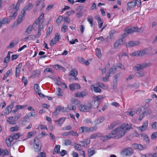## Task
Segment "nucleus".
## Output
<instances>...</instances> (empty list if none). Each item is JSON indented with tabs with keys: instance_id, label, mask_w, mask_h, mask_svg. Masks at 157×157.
<instances>
[{
	"instance_id": "nucleus-1",
	"label": "nucleus",
	"mask_w": 157,
	"mask_h": 157,
	"mask_svg": "<svg viewBox=\"0 0 157 157\" xmlns=\"http://www.w3.org/2000/svg\"><path fill=\"white\" fill-rule=\"evenodd\" d=\"M131 124H124L115 129L118 138L124 136L126 132L132 128Z\"/></svg>"
},
{
	"instance_id": "nucleus-2",
	"label": "nucleus",
	"mask_w": 157,
	"mask_h": 157,
	"mask_svg": "<svg viewBox=\"0 0 157 157\" xmlns=\"http://www.w3.org/2000/svg\"><path fill=\"white\" fill-rule=\"evenodd\" d=\"M119 68H120L122 69H124V66L121 64L120 63H118L117 66H113L109 70V71L106 73L105 77L102 78V81L104 82L107 81L108 80L110 75H113L117 72V71Z\"/></svg>"
},
{
	"instance_id": "nucleus-3",
	"label": "nucleus",
	"mask_w": 157,
	"mask_h": 157,
	"mask_svg": "<svg viewBox=\"0 0 157 157\" xmlns=\"http://www.w3.org/2000/svg\"><path fill=\"white\" fill-rule=\"evenodd\" d=\"M23 0H19L16 5L14 4L11 5L9 7V10H12L9 16L12 19H14L17 15V12L19 10L20 4Z\"/></svg>"
},
{
	"instance_id": "nucleus-4",
	"label": "nucleus",
	"mask_w": 157,
	"mask_h": 157,
	"mask_svg": "<svg viewBox=\"0 0 157 157\" xmlns=\"http://www.w3.org/2000/svg\"><path fill=\"white\" fill-rule=\"evenodd\" d=\"M78 108L80 111L86 112L91 111L94 107L91 102H88L83 105H79Z\"/></svg>"
},
{
	"instance_id": "nucleus-5",
	"label": "nucleus",
	"mask_w": 157,
	"mask_h": 157,
	"mask_svg": "<svg viewBox=\"0 0 157 157\" xmlns=\"http://www.w3.org/2000/svg\"><path fill=\"white\" fill-rule=\"evenodd\" d=\"M141 4V2L140 0L133 1L129 2L127 4V10H130L135 8L136 5L138 7Z\"/></svg>"
},
{
	"instance_id": "nucleus-6",
	"label": "nucleus",
	"mask_w": 157,
	"mask_h": 157,
	"mask_svg": "<svg viewBox=\"0 0 157 157\" xmlns=\"http://www.w3.org/2000/svg\"><path fill=\"white\" fill-rule=\"evenodd\" d=\"M42 145L40 141L37 139L35 138L34 140L33 147L35 152H39L41 150Z\"/></svg>"
},
{
	"instance_id": "nucleus-7",
	"label": "nucleus",
	"mask_w": 157,
	"mask_h": 157,
	"mask_svg": "<svg viewBox=\"0 0 157 157\" xmlns=\"http://www.w3.org/2000/svg\"><path fill=\"white\" fill-rule=\"evenodd\" d=\"M117 133L115 130V129L112 132L108 135L104 136L101 137V140L103 141H105L111 138L115 137L116 138L118 139L117 136Z\"/></svg>"
},
{
	"instance_id": "nucleus-8",
	"label": "nucleus",
	"mask_w": 157,
	"mask_h": 157,
	"mask_svg": "<svg viewBox=\"0 0 157 157\" xmlns=\"http://www.w3.org/2000/svg\"><path fill=\"white\" fill-rule=\"evenodd\" d=\"M33 26L35 30L42 29L43 28V21L39 19H37L33 24Z\"/></svg>"
},
{
	"instance_id": "nucleus-9",
	"label": "nucleus",
	"mask_w": 157,
	"mask_h": 157,
	"mask_svg": "<svg viewBox=\"0 0 157 157\" xmlns=\"http://www.w3.org/2000/svg\"><path fill=\"white\" fill-rule=\"evenodd\" d=\"M124 30L127 32V33H131L136 31L137 32H142L143 30L141 28H138L136 27H129L125 29Z\"/></svg>"
},
{
	"instance_id": "nucleus-10",
	"label": "nucleus",
	"mask_w": 157,
	"mask_h": 157,
	"mask_svg": "<svg viewBox=\"0 0 157 157\" xmlns=\"http://www.w3.org/2000/svg\"><path fill=\"white\" fill-rule=\"evenodd\" d=\"M133 154V151L131 147L125 148L121 152V154L123 156H130Z\"/></svg>"
},
{
	"instance_id": "nucleus-11",
	"label": "nucleus",
	"mask_w": 157,
	"mask_h": 157,
	"mask_svg": "<svg viewBox=\"0 0 157 157\" xmlns=\"http://www.w3.org/2000/svg\"><path fill=\"white\" fill-rule=\"evenodd\" d=\"M104 98L103 96L99 95L94 97V101L95 105H93L94 108H96L98 107L99 104V102L101 101Z\"/></svg>"
},
{
	"instance_id": "nucleus-12",
	"label": "nucleus",
	"mask_w": 157,
	"mask_h": 157,
	"mask_svg": "<svg viewBox=\"0 0 157 157\" xmlns=\"http://www.w3.org/2000/svg\"><path fill=\"white\" fill-rule=\"evenodd\" d=\"M97 128L96 127L89 128L86 127H81L79 128V131L81 132H90L96 130Z\"/></svg>"
},
{
	"instance_id": "nucleus-13",
	"label": "nucleus",
	"mask_w": 157,
	"mask_h": 157,
	"mask_svg": "<svg viewBox=\"0 0 157 157\" xmlns=\"http://www.w3.org/2000/svg\"><path fill=\"white\" fill-rule=\"evenodd\" d=\"M148 65L149 64L147 63H144L141 65L138 64L136 66L134 67L133 69L135 71H139L147 67Z\"/></svg>"
},
{
	"instance_id": "nucleus-14",
	"label": "nucleus",
	"mask_w": 157,
	"mask_h": 157,
	"mask_svg": "<svg viewBox=\"0 0 157 157\" xmlns=\"http://www.w3.org/2000/svg\"><path fill=\"white\" fill-rule=\"evenodd\" d=\"M87 94V92L86 90H84L82 91L78 92L74 94V96L75 97L81 98L86 96Z\"/></svg>"
},
{
	"instance_id": "nucleus-15",
	"label": "nucleus",
	"mask_w": 157,
	"mask_h": 157,
	"mask_svg": "<svg viewBox=\"0 0 157 157\" xmlns=\"http://www.w3.org/2000/svg\"><path fill=\"white\" fill-rule=\"evenodd\" d=\"M148 126V122L147 121H144L142 126L141 127H137L138 130L140 131L143 132L147 129Z\"/></svg>"
},
{
	"instance_id": "nucleus-16",
	"label": "nucleus",
	"mask_w": 157,
	"mask_h": 157,
	"mask_svg": "<svg viewBox=\"0 0 157 157\" xmlns=\"http://www.w3.org/2000/svg\"><path fill=\"white\" fill-rule=\"evenodd\" d=\"M35 90L37 94H38L40 97H44V95L41 93V91L40 86L38 84H35L34 86Z\"/></svg>"
},
{
	"instance_id": "nucleus-17",
	"label": "nucleus",
	"mask_w": 157,
	"mask_h": 157,
	"mask_svg": "<svg viewBox=\"0 0 157 157\" xmlns=\"http://www.w3.org/2000/svg\"><path fill=\"white\" fill-rule=\"evenodd\" d=\"M139 42L138 41H131L126 44L127 48L134 47L138 45Z\"/></svg>"
},
{
	"instance_id": "nucleus-18",
	"label": "nucleus",
	"mask_w": 157,
	"mask_h": 157,
	"mask_svg": "<svg viewBox=\"0 0 157 157\" xmlns=\"http://www.w3.org/2000/svg\"><path fill=\"white\" fill-rule=\"evenodd\" d=\"M33 6V5L31 3H29L25 6L24 8L21 12L25 14L26 10H29L31 9Z\"/></svg>"
},
{
	"instance_id": "nucleus-19",
	"label": "nucleus",
	"mask_w": 157,
	"mask_h": 157,
	"mask_svg": "<svg viewBox=\"0 0 157 157\" xmlns=\"http://www.w3.org/2000/svg\"><path fill=\"white\" fill-rule=\"evenodd\" d=\"M70 89L72 90H74L75 89H78L80 88V86L78 83H75L71 84L69 85Z\"/></svg>"
},
{
	"instance_id": "nucleus-20",
	"label": "nucleus",
	"mask_w": 157,
	"mask_h": 157,
	"mask_svg": "<svg viewBox=\"0 0 157 157\" xmlns=\"http://www.w3.org/2000/svg\"><path fill=\"white\" fill-rule=\"evenodd\" d=\"M27 106L26 105H17L15 107V109L13 110L12 112L14 113H15L17 112L19 109H22L26 107Z\"/></svg>"
},
{
	"instance_id": "nucleus-21",
	"label": "nucleus",
	"mask_w": 157,
	"mask_h": 157,
	"mask_svg": "<svg viewBox=\"0 0 157 157\" xmlns=\"http://www.w3.org/2000/svg\"><path fill=\"white\" fill-rule=\"evenodd\" d=\"M133 146L135 149H138L140 150H144L145 149L146 147V145L142 146L140 144H134Z\"/></svg>"
},
{
	"instance_id": "nucleus-22",
	"label": "nucleus",
	"mask_w": 157,
	"mask_h": 157,
	"mask_svg": "<svg viewBox=\"0 0 157 157\" xmlns=\"http://www.w3.org/2000/svg\"><path fill=\"white\" fill-rule=\"evenodd\" d=\"M25 16V13L21 11L17 20V24L18 25L22 21L23 18Z\"/></svg>"
},
{
	"instance_id": "nucleus-23",
	"label": "nucleus",
	"mask_w": 157,
	"mask_h": 157,
	"mask_svg": "<svg viewBox=\"0 0 157 157\" xmlns=\"http://www.w3.org/2000/svg\"><path fill=\"white\" fill-rule=\"evenodd\" d=\"M22 66V64L21 63H20L16 66L15 73V76L16 77L20 74L21 68Z\"/></svg>"
},
{
	"instance_id": "nucleus-24",
	"label": "nucleus",
	"mask_w": 157,
	"mask_h": 157,
	"mask_svg": "<svg viewBox=\"0 0 157 157\" xmlns=\"http://www.w3.org/2000/svg\"><path fill=\"white\" fill-rule=\"evenodd\" d=\"M90 139L87 138L85 141H81L80 143H81L82 146L87 147V145L90 144Z\"/></svg>"
},
{
	"instance_id": "nucleus-25",
	"label": "nucleus",
	"mask_w": 157,
	"mask_h": 157,
	"mask_svg": "<svg viewBox=\"0 0 157 157\" xmlns=\"http://www.w3.org/2000/svg\"><path fill=\"white\" fill-rule=\"evenodd\" d=\"M10 21L9 19L7 18H3L0 19V28L2 25L8 23Z\"/></svg>"
},
{
	"instance_id": "nucleus-26",
	"label": "nucleus",
	"mask_w": 157,
	"mask_h": 157,
	"mask_svg": "<svg viewBox=\"0 0 157 157\" xmlns=\"http://www.w3.org/2000/svg\"><path fill=\"white\" fill-rule=\"evenodd\" d=\"M91 90L94 91L95 93H100L101 92V89L98 87H95L94 85H92L90 86Z\"/></svg>"
},
{
	"instance_id": "nucleus-27",
	"label": "nucleus",
	"mask_w": 157,
	"mask_h": 157,
	"mask_svg": "<svg viewBox=\"0 0 157 157\" xmlns=\"http://www.w3.org/2000/svg\"><path fill=\"white\" fill-rule=\"evenodd\" d=\"M65 119L66 118L65 117H63L59 120H54V121L55 123L57 122L58 125L60 126L63 123Z\"/></svg>"
},
{
	"instance_id": "nucleus-28",
	"label": "nucleus",
	"mask_w": 157,
	"mask_h": 157,
	"mask_svg": "<svg viewBox=\"0 0 157 157\" xmlns=\"http://www.w3.org/2000/svg\"><path fill=\"white\" fill-rule=\"evenodd\" d=\"M13 140V139L12 136L7 138L6 140V142L7 146L10 147L11 145V142Z\"/></svg>"
},
{
	"instance_id": "nucleus-29",
	"label": "nucleus",
	"mask_w": 157,
	"mask_h": 157,
	"mask_svg": "<svg viewBox=\"0 0 157 157\" xmlns=\"http://www.w3.org/2000/svg\"><path fill=\"white\" fill-rule=\"evenodd\" d=\"M12 74V70L10 69L8 70L6 73L4 74L3 78V80H4L6 79L7 77L9 75H11Z\"/></svg>"
},
{
	"instance_id": "nucleus-30",
	"label": "nucleus",
	"mask_w": 157,
	"mask_h": 157,
	"mask_svg": "<svg viewBox=\"0 0 157 157\" xmlns=\"http://www.w3.org/2000/svg\"><path fill=\"white\" fill-rule=\"evenodd\" d=\"M104 120V118L103 117H100L96 119L95 121L96 124H100L102 123Z\"/></svg>"
},
{
	"instance_id": "nucleus-31",
	"label": "nucleus",
	"mask_w": 157,
	"mask_h": 157,
	"mask_svg": "<svg viewBox=\"0 0 157 157\" xmlns=\"http://www.w3.org/2000/svg\"><path fill=\"white\" fill-rule=\"evenodd\" d=\"M7 121L10 124H16V121H14V118L13 119V117H10L8 118L7 120Z\"/></svg>"
},
{
	"instance_id": "nucleus-32",
	"label": "nucleus",
	"mask_w": 157,
	"mask_h": 157,
	"mask_svg": "<svg viewBox=\"0 0 157 157\" xmlns=\"http://www.w3.org/2000/svg\"><path fill=\"white\" fill-rule=\"evenodd\" d=\"M141 135L146 142L147 143H149L150 140L147 135L144 133L142 134Z\"/></svg>"
},
{
	"instance_id": "nucleus-33",
	"label": "nucleus",
	"mask_w": 157,
	"mask_h": 157,
	"mask_svg": "<svg viewBox=\"0 0 157 157\" xmlns=\"http://www.w3.org/2000/svg\"><path fill=\"white\" fill-rule=\"evenodd\" d=\"M53 67L56 70H62L63 72L65 71L64 68L61 65H56L54 66Z\"/></svg>"
},
{
	"instance_id": "nucleus-34",
	"label": "nucleus",
	"mask_w": 157,
	"mask_h": 157,
	"mask_svg": "<svg viewBox=\"0 0 157 157\" xmlns=\"http://www.w3.org/2000/svg\"><path fill=\"white\" fill-rule=\"evenodd\" d=\"M77 74V71L75 69H72L70 72L69 73L70 75L73 76H75Z\"/></svg>"
},
{
	"instance_id": "nucleus-35",
	"label": "nucleus",
	"mask_w": 157,
	"mask_h": 157,
	"mask_svg": "<svg viewBox=\"0 0 157 157\" xmlns=\"http://www.w3.org/2000/svg\"><path fill=\"white\" fill-rule=\"evenodd\" d=\"M33 29V26H32L31 25H30L27 28L25 32V33L27 34H29L31 33Z\"/></svg>"
},
{
	"instance_id": "nucleus-36",
	"label": "nucleus",
	"mask_w": 157,
	"mask_h": 157,
	"mask_svg": "<svg viewBox=\"0 0 157 157\" xmlns=\"http://www.w3.org/2000/svg\"><path fill=\"white\" fill-rule=\"evenodd\" d=\"M60 146L59 145H56L54 149V151L53 152V154L55 153H59L60 152Z\"/></svg>"
},
{
	"instance_id": "nucleus-37",
	"label": "nucleus",
	"mask_w": 157,
	"mask_h": 157,
	"mask_svg": "<svg viewBox=\"0 0 157 157\" xmlns=\"http://www.w3.org/2000/svg\"><path fill=\"white\" fill-rule=\"evenodd\" d=\"M95 153V151L92 148H90L88 150V156L89 157L92 156Z\"/></svg>"
},
{
	"instance_id": "nucleus-38",
	"label": "nucleus",
	"mask_w": 157,
	"mask_h": 157,
	"mask_svg": "<svg viewBox=\"0 0 157 157\" xmlns=\"http://www.w3.org/2000/svg\"><path fill=\"white\" fill-rule=\"evenodd\" d=\"M87 21L90 24V26L92 27L93 25V18L92 16H89L87 18Z\"/></svg>"
},
{
	"instance_id": "nucleus-39",
	"label": "nucleus",
	"mask_w": 157,
	"mask_h": 157,
	"mask_svg": "<svg viewBox=\"0 0 157 157\" xmlns=\"http://www.w3.org/2000/svg\"><path fill=\"white\" fill-rule=\"evenodd\" d=\"M22 136V135L20 133H17L14 134L12 136L13 140H17Z\"/></svg>"
},
{
	"instance_id": "nucleus-40",
	"label": "nucleus",
	"mask_w": 157,
	"mask_h": 157,
	"mask_svg": "<svg viewBox=\"0 0 157 157\" xmlns=\"http://www.w3.org/2000/svg\"><path fill=\"white\" fill-rule=\"evenodd\" d=\"M62 90L60 88H56L55 93L56 95L59 96H62Z\"/></svg>"
},
{
	"instance_id": "nucleus-41",
	"label": "nucleus",
	"mask_w": 157,
	"mask_h": 157,
	"mask_svg": "<svg viewBox=\"0 0 157 157\" xmlns=\"http://www.w3.org/2000/svg\"><path fill=\"white\" fill-rule=\"evenodd\" d=\"M138 56H141L146 54V49H144L138 51Z\"/></svg>"
},
{
	"instance_id": "nucleus-42",
	"label": "nucleus",
	"mask_w": 157,
	"mask_h": 157,
	"mask_svg": "<svg viewBox=\"0 0 157 157\" xmlns=\"http://www.w3.org/2000/svg\"><path fill=\"white\" fill-rule=\"evenodd\" d=\"M119 124L118 121H115L113 122L109 127L110 129H112L116 125H118Z\"/></svg>"
},
{
	"instance_id": "nucleus-43",
	"label": "nucleus",
	"mask_w": 157,
	"mask_h": 157,
	"mask_svg": "<svg viewBox=\"0 0 157 157\" xmlns=\"http://www.w3.org/2000/svg\"><path fill=\"white\" fill-rule=\"evenodd\" d=\"M146 73L144 71H140L136 73V75L138 77L143 76L145 75Z\"/></svg>"
},
{
	"instance_id": "nucleus-44",
	"label": "nucleus",
	"mask_w": 157,
	"mask_h": 157,
	"mask_svg": "<svg viewBox=\"0 0 157 157\" xmlns=\"http://www.w3.org/2000/svg\"><path fill=\"white\" fill-rule=\"evenodd\" d=\"M54 6V5L53 4H51L49 5H48L45 10V12L46 13H48L51 10L52 8Z\"/></svg>"
},
{
	"instance_id": "nucleus-45",
	"label": "nucleus",
	"mask_w": 157,
	"mask_h": 157,
	"mask_svg": "<svg viewBox=\"0 0 157 157\" xmlns=\"http://www.w3.org/2000/svg\"><path fill=\"white\" fill-rule=\"evenodd\" d=\"M19 129L20 127L18 125H16L15 127L10 128V130L12 132L17 131Z\"/></svg>"
},
{
	"instance_id": "nucleus-46",
	"label": "nucleus",
	"mask_w": 157,
	"mask_h": 157,
	"mask_svg": "<svg viewBox=\"0 0 157 157\" xmlns=\"http://www.w3.org/2000/svg\"><path fill=\"white\" fill-rule=\"evenodd\" d=\"M52 30V27H50L48 28V31L46 33V37H48L50 35V33H51Z\"/></svg>"
},
{
	"instance_id": "nucleus-47",
	"label": "nucleus",
	"mask_w": 157,
	"mask_h": 157,
	"mask_svg": "<svg viewBox=\"0 0 157 157\" xmlns=\"http://www.w3.org/2000/svg\"><path fill=\"white\" fill-rule=\"evenodd\" d=\"M22 121L23 123L24 122L26 121L29 122L30 121V119L29 118V117L28 115H26L23 118V120H22Z\"/></svg>"
},
{
	"instance_id": "nucleus-48",
	"label": "nucleus",
	"mask_w": 157,
	"mask_h": 157,
	"mask_svg": "<svg viewBox=\"0 0 157 157\" xmlns=\"http://www.w3.org/2000/svg\"><path fill=\"white\" fill-rule=\"evenodd\" d=\"M137 110L133 109L132 110L128 113V114L130 116H133L135 113H136Z\"/></svg>"
},
{
	"instance_id": "nucleus-49",
	"label": "nucleus",
	"mask_w": 157,
	"mask_h": 157,
	"mask_svg": "<svg viewBox=\"0 0 157 157\" xmlns=\"http://www.w3.org/2000/svg\"><path fill=\"white\" fill-rule=\"evenodd\" d=\"M63 18V17L62 16H59L58 17L56 20V22L58 25L60 24Z\"/></svg>"
},
{
	"instance_id": "nucleus-50",
	"label": "nucleus",
	"mask_w": 157,
	"mask_h": 157,
	"mask_svg": "<svg viewBox=\"0 0 157 157\" xmlns=\"http://www.w3.org/2000/svg\"><path fill=\"white\" fill-rule=\"evenodd\" d=\"M12 110L10 108H8V107H6L5 111L4 113V114H9L11 111Z\"/></svg>"
},
{
	"instance_id": "nucleus-51",
	"label": "nucleus",
	"mask_w": 157,
	"mask_h": 157,
	"mask_svg": "<svg viewBox=\"0 0 157 157\" xmlns=\"http://www.w3.org/2000/svg\"><path fill=\"white\" fill-rule=\"evenodd\" d=\"M67 28V25L65 23L63 24V27L61 29V31L62 32L65 33L66 30Z\"/></svg>"
},
{
	"instance_id": "nucleus-52",
	"label": "nucleus",
	"mask_w": 157,
	"mask_h": 157,
	"mask_svg": "<svg viewBox=\"0 0 157 157\" xmlns=\"http://www.w3.org/2000/svg\"><path fill=\"white\" fill-rule=\"evenodd\" d=\"M96 54L98 57L100 58L101 57V52L100 50L98 49H96Z\"/></svg>"
},
{
	"instance_id": "nucleus-53",
	"label": "nucleus",
	"mask_w": 157,
	"mask_h": 157,
	"mask_svg": "<svg viewBox=\"0 0 157 157\" xmlns=\"http://www.w3.org/2000/svg\"><path fill=\"white\" fill-rule=\"evenodd\" d=\"M46 154L45 152H41L40 153L36 156V157H46Z\"/></svg>"
},
{
	"instance_id": "nucleus-54",
	"label": "nucleus",
	"mask_w": 157,
	"mask_h": 157,
	"mask_svg": "<svg viewBox=\"0 0 157 157\" xmlns=\"http://www.w3.org/2000/svg\"><path fill=\"white\" fill-rule=\"evenodd\" d=\"M21 115L22 114L21 113H18L14 117V121H17Z\"/></svg>"
},
{
	"instance_id": "nucleus-55",
	"label": "nucleus",
	"mask_w": 157,
	"mask_h": 157,
	"mask_svg": "<svg viewBox=\"0 0 157 157\" xmlns=\"http://www.w3.org/2000/svg\"><path fill=\"white\" fill-rule=\"evenodd\" d=\"M78 61L82 64H84L85 63V59L81 57H79L78 58Z\"/></svg>"
},
{
	"instance_id": "nucleus-56",
	"label": "nucleus",
	"mask_w": 157,
	"mask_h": 157,
	"mask_svg": "<svg viewBox=\"0 0 157 157\" xmlns=\"http://www.w3.org/2000/svg\"><path fill=\"white\" fill-rule=\"evenodd\" d=\"M124 56H128V54L125 52H121L119 55V57L120 58Z\"/></svg>"
},
{
	"instance_id": "nucleus-57",
	"label": "nucleus",
	"mask_w": 157,
	"mask_h": 157,
	"mask_svg": "<svg viewBox=\"0 0 157 157\" xmlns=\"http://www.w3.org/2000/svg\"><path fill=\"white\" fill-rule=\"evenodd\" d=\"M57 42L55 39L53 38L52 40L50 42V45L51 46H52L54 44H56V42Z\"/></svg>"
},
{
	"instance_id": "nucleus-58",
	"label": "nucleus",
	"mask_w": 157,
	"mask_h": 157,
	"mask_svg": "<svg viewBox=\"0 0 157 157\" xmlns=\"http://www.w3.org/2000/svg\"><path fill=\"white\" fill-rule=\"evenodd\" d=\"M38 33L36 35V38H39L41 34V31L43 30V28H42V29H39Z\"/></svg>"
},
{
	"instance_id": "nucleus-59",
	"label": "nucleus",
	"mask_w": 157,
	"mask_h": 157,
	"mask_svg": "<svg viewBox=\"0 0 157 157\" xmlns=\"http://www.w3.org/2000/svg\"><path fill=\"white\" fill-rule=\"evenodd\" d=\"M98 85L99 87L104 89H106L108 88V86H105L102 83H98Z\"/></svg>"
},
{
	"instance_id": "nucleus-60",
	"label": "nucleus",
	"mask_w": 157,
	"mask_h": 157,
	"mask_svg": "<svg viewBox=\"0 0 157 157\" xmlns=\"http://www.w3.org/2000/svg\"><path fill=\"white\" fill-rule=\"evenodd\" d=\"M67 108L70 110H74L76 109V107L75 106L72 105H68Z\"/></svg>"
},
{
	"instance_id": "nucleus-61",
	"label": "nucleus",
	"mask_w": 157,
	"mask_h": 157,
	"mask_svg": "<svg viewBox=\"0 0 157 157\" xmlns=\"http://www.w3.org/2000/svg\"><path fill=\"white\" fill-rule=\"evenodd\" d=\"M64 141L65 145H69L71 144V141L69 140H65Z\"/></svg>"
},
{
	"instance_id": "nucleus-62",
	"label": "nucleus",
	"mask_w": 157,
	"mask_h": 157,
	"mask_svg": "<svg viewBox=\"0 0 157 157\" xmlns=\"http://www.w3.org/2000/svg\"><path fill=\"white\" fill-rule=\"evenodd\" d=\"M131 57L138 56V51L134 52L130 54Z\"/></svg>"
},
{
	"instance_id": "nucleus-63",
	"label": "nucleus",
	"mask_w": 157,
	"mask_h": 157,
	"mask_svg": "<svg viewBox=\"0 0 157 157\" xmlns=\"http://www.w3.org/2000/svg\"><path fill=\"white\" fill-rule=\"evenodd\" d=\"M57 41H58L60 39V35L58 33H57L56 34L55 37L54 38Z\"/></svg>"
},
{
	"instance_id": "nucleus-64",
	"label": "nucleus",
	"mask_w": 157,
	"mask_h": 157,
	"mask_svg": "<svg viewBox=\"0 0 157 157\" xmlns=\"http://www.w3.org/2000/svg\"><path fill=\"white\" fill-rule=\"evenodd\" d=\"M157 138V132L153 133L151 136V139L152 140L155 139Z\"/></svg>"
}]
</instances>
